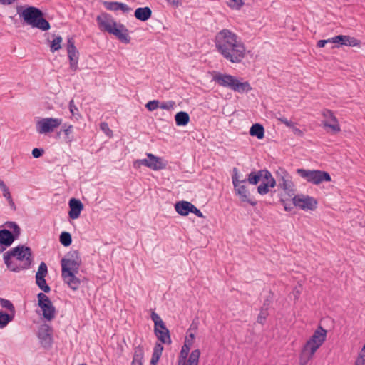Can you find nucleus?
<instances>
[{"label": "nucleus", "instance_id": "obj_39", "mask_svg": "<svg viewBox=\"0 0 365 365\" xmlns=\"http://www.w3.org/2000/svg\"><path fill=\"white\" fill-rule=\"evenodd\" d=\"M269 315L268 310L261 307L260 312L257 316V322L259 324H264L266 322L267 317Z\"/></svg>", "mask_w": 365, "mask_h": 365}, {"label": "nucleus", "instance_id": "obj_31", "mask_svg": "<svg viewBox=\"0 0 365 365\" xmlns=\"http://www.w3.org/2000/svg\"><path fill=\"white\" fill-rule=\"evenodd\" d=\"M200 351L197 349L193 350L188 356L187 365H198Z\"/></svg>", "mask_w": 365, "mask_h": 365}, {"label": "nucleus", "instance_id": "obj_15", "mask_svg": "<svg viewBox=\"0 0 365 365\" xmlns=\"http://www.w3.org/2000/svg\"><path fill=\"white\" fill-rule=\"evenodd\" d=\"M67 52L70 61V67L73 71H76L78 68L79 53L74 45L73 38H69L67 41Z\"/></svg>", "mask_w": 365, "mask_h": 365}, {"label": "nucleus", "instance_id": "obj_11", "mask_svg": "<svg viewBox=\"0 0 365 365\" xmlns=\"http://www.w3.org/2000/svg\"><path fill=\"white\" fill-rule=\"evenodd\" d=\"M282 174L277 172V185L282 189L284 192L289 196L292 197L294 195L295 189L294 185L292 181V177L289 174L284 170H281Z\"/></svg>", "mask_w": 365, "mask_h": 365}, {"label": "nucleus", "instance_id": "obj_14", "mask_svg": "<svg viewBox=\"0 0 365 365\" xmlns=\"http://www.w3.org/2000/svg\"><path fill=\"white\" fill-rule=\"evenodd\" d=\"M108 33L115 36L119 41L124 43H129L130 37L128 29L122 24H117L113 28H109Z\"/></svg>", "mask_w": 365, "mask_h": 365}, {"label": "nucleus", "instance_id": "obj_3", "mask_svg": "<svg viewBox=\"0 0 365 365\" xmlns=\"http://www.w3.org/2000/svg\"><path fill=\"white\" fill-rule=\"evenodd\" d=\"M327 331L321 325L314 331L313 335L303 346L299 354V364L307 365L312 359L317 350L326 340Z\"/></svg>", "mask_w": 365, "mask_h": 365}, {"label": "nucleus", "instance_id": "obj_45", "mask_svg": "<svg viewBox=\"0 0 365 365\" xmlns=\"http://www.w3.org/2000/svg\"><path fill=\"white\" fill-rule=\"evenodd\" d=\"M101 130L108 137H112L113 131L109 128L108 125L106 122H102L100 124Z\"/></svg>", "mask_w": 365, "mask_h": 365}, {"label": "nucleus", "instance_id": "obj_34", "mask_svg": "<svg viewBox=\"0 0 365 365\" xmlns=\"http://www.w3.org/2000/svg\"><path fill=\"white\" fill-rule=\"evenodd\" d=\"M36 282L39 288L44 292L48 293L50 292L51 289L50 287L46 284L45 277H36Z\"/></svg>", "mask_w": 365, "mask_h": 365}, {"label": "nucleus", "instance_id": "obj_20", "mask_svg": "<svg viewBox=\"0 0 365 365\" xmlns=\"http://www.w3.org/2000/svg\"><path fill=\"white\" fill-rule=\"evenodd\" d=\"M97 21L101 29L107 32L109 28H113V26H117L116 21L108 14L98 16L97 17Z\"/></svg>", "mask_w": 365, "mask_h": 365}, {"label": "nucleus", "instance_id": "obj_55", "mask_svg": "<svg viewBox=\"0 0 365 365\" xmlns=\"http://www.w3.org/2000/svg\"><path fill=\"white\" fill-rule=\"evenodd\" d=\"M69 108L72 115H75V110H78L77 108L74 105L73 100H71L69 103Z\"/></svg>", "mask_w": 365, "mask_h": 365}, {"label": "nucleus", "instance_id": "obj_57", "mask_svg": "<svg viewBox=\"0 0 365 365\" xmlns=\"http://www.w3.org/2000/svg\"><path fill=\"white\" fill-rule=\"evenodd\" d=\"M265 182L267 183L269 187H274L276 185V180L273 178H271Z\"/></svg>", "mask_w": 365, "mask_h": 365}, {"label": "nucleus", "instance_id": "obj_52", "mask_svg": "<svg viewBox=\"0 0 365 365\" xmlns=\"http://www.w3.org/2000/svg\"><path fill=\"white\" fill-rule=\"evenodd\" d=\"M44 153V150L43 149L39 148H34L32 150V155L35 158H38L41 157Z\"/></svg>", "mask_w": 365, "mask_h": 365}, {"label": "nucleus", "instance_id": "obj_56", "mask_svg": "<svg viewBox=\"0 0 365 365\" xmlns=\"http://www.w3.org/2000/svg\"><path fill=\"white\" fill-rule=\"evenodd\" d=\"M120 10L123 13H128L132 10V9L130 7H129L127 4L122 3Z\"/></svg>", "mask_w": 365, "mask_h": 365}, {"label": "nucleus", "instance_id": "obj_30", "mask_svg": "<svg viewBox=\"0 0 365 365\" xmlns=\"http://www.w3.org/2000/svg\"><path fill=\"white\" fill-rule=\"evenodd\" d=\"M261 178H262L261 170H259L258 172L253 171V172H251L248 175L247 181H248V182L252 185H257L259 182Z\"/></svg>", "mask_w": 365, "mask_h": 365}, {"label": "nucleus", "instance_id": "obj_4", "mask_svg": "<svg viewBox=\"0 0 365 365\" xmlns=\"http://www.w3.org/2000/svg\"><path fill=\"white\" fill-rule=\"evenodd\" d=\"M212 81L220 86L229 88L239 93H247L252 89L248 81L241 82L235 76L227 73L215 72Z\"/></svg>", "mask_w": 365, "mask_h": 365}, {"label": "nucleus", "instance_id": "obj_6", "mask_svg": "<svg viewBox=\"0 0 365 365\" xmlns=\"http://www.w3.org/2000/svg\"><path fill=\"white\" fill-rule=\"evenodd\" d=\"M22 16L28 24L41 31H48L51 28L49 22L43 18L42 11L38 8L29 6L25 9Z\"/></svg>", "mask_w": 365, "mask_h": 365}, {"label": "nucleus", "instance_id": "obj_9", "mask_svg": "<svg viewBox=\"0 0 365 365\" xmlns=\"http://www.w3.org/2000/svg\"><path fill=\"white\" fill-rule=\"evenodd\" d=\"M38 305L43 312V317L51 321L55 317L56 309L48 296L40 292L38 294Z\"/></svg>", "mask_w": 365, "mask_h": 365}, {"label": "nucleus", "instance_id": "obj_19", "mask_svg": "<svg viewBox=\"0 0 365 365\" xmlns=\"http://www.w3.org/2000/svg\"><path fill=\"white\" fill-rule=\"evenodd\" d=\"M69 217L71 219H76L79 217L81 211L83 208V205L81 200L76 198H71L69 201Z\"/></svg>", "mask_w": 365, "mask_h": 365}, {"label": "nucleus", "instance_id": "obj_40", "mask_svg": "<svg viewBox=\"0 0 365 365\" xmlns=\"http://www.w3.org/2000/svg\"><path fill=\"white\" fill-rule=\"evenodd\" d=\"M5 225L8 228L12 229L13 235H14V236H16V237H18V236L20 235V232H21V230H20L19 227L14 222H6Z\"/></svg>", "mask_w": 365, "mask_h": 365}, {"label": "nucleus", "instance_id": "obj_29", "mask_svg": "<svg viewBox=\"0 0 365 365\" xmlns=\"http://www.w3.org/2000/svg\"><path fill=\"white\" fill-rule=\"evenodd\" d=\"M53 39L50 42V48L52 53H54L61 48L62 38L61 36H53Z\"/></svg>", "mask_w": 365, "mask_h": 365}, {"label": "nucleus", "instance_id": "obj_24", "mask_svg": "<svg viewBox=\"0 0 365 365\" xmlns=\"http://www.w3.org/2000/svg\"><path fill=\"white\" fill-rule=\"evenodd\" d=\"M191 205L192 203L187 201H179L176 202L175 208L179 215L187 216L190 212Z\"/></svg>", "mask_w": 365, "mask_h": 365}, {"label": "nucleus", "instance_id": "obj_17", "mask_svg": "<svg viewBox=\"0 0 365 365\" xmlns=\"http://www.w3.org/2000/svg\"><path fill=\"white\" fill-rule=\"evenodd\" d=\"M51 328L47 324H43L39 327L38 336L43 346L49 347L51 345Z\"/></svg>", "mask_w": 365, "mask_h": 365}, {"label": "nucleus", "instance_id": "obj_60", "mask_svg": "<svg viewBox=\"0 0 365 365\" xmlns=\"http://www.w3.org/2000/svg\"><path fill=\"white\" fill-rule=\"evenodd\" d=\"M168 4L175 6L176 7L180 6V1L179 0H165Z\"/></svg>", "mask_w": 365, "mask_h": 365}, {"label": "nucleus", "instance_id": "obj_21", "mask_svg": "<svg viewBox=\"0 0 365 365\" xmlns=\"http://www.w3.org/2000/svg\"><path fill=\"white\" fill-rule=\"evenodd\" d=\"M154 333H155L157 339L162 344L169 345L172 343L170 331L166 327L165 324H164V329L154 328Z\"/></svg>", "mask_w": 365, "mask_h": 365}, {"label": "nucleus", "instance_id": "obj_28", "mask_svg": "<svg viewBox=\"0 0 365 365\" xmlns=\"http://www.w3.org/2000/svg\"><path fill=\"white\" fill-rule=\"evenodd\" d=\"M0 188L2 190L3 195L8 200L10 207L13 210H16V205H15V204H14V201L12 200V197H11V195L10 194L9 190L8 187L5 185L4 181H2L1 180H0Z\"/></svg>", "mask_w": 365, "mask_h": 365}, {"label": "nucleus", "instance_id": "obj_61", "mask_svg": "<svg viewBox=\"0 0 365 365\" xmlns=\"http://www.w3.org/2000/svg\"><path fill=\"white\" fill-rule=\"evenodd\" d=\"M16 0H0V3L2 4H13Z\"/></svg>", "mask_w": 365, "mask_h": 365}, {"label": "nucleus", "instance_id": "obj_7", "mask_svg": "<svg viewBox=\"0 0 365 365\" xmlns=\"http://www.w3.org/2000/svg\"><path fill=\"white\" fill-rule=\"evenodd\" d=\"M232 180L235 194L239 197L240 201L242 202H247L252 206H255L257 205V201L252 198L251 193L246 185L247 180L239 179L238 170L237 168H233Z\"/></svg>", "mask_w": 365, "mask_h": 365}, {"label": "nucleus", "instance_id": "obj_36", "mask_svg": "<svg viewBox=\"0 0 365 365\" xmlns=\"http://www.w3.org/2000/svg\"><path fill=\"white\" fill-rule=\"evenodd\" d=\"M122 3L118 1H105V7L110 11H118L120 10Z\"/></svg>", "mask_w": 365, "mask_h": 365}, {"label": "nucleus", "instance_id": "obj_59", "mask_svg": "<svg viewBox=\"0 0 365 365\" xmlns=\"http://www.w3.org/2000/svg\"><path fill=\"white\" fill-rule=\"evenodd\" d=\"M159 359H160L159 356H156V355L153 354L152 359L150 361V365H155V364L158 361Z\"/></svg>", "mask_w": 365, "mask_h": 365}, {"label": "nucleus", "instance_id": "obj_27", "mask_svg": "<svg viewBox=\"0 0 365 365\" xmlns=\"http://www.w3.org/2000/svg\"><path fill=\"white\" fill-rule=\"evenodd\" d=\"M190 349L191 348L187 346V344H183L180 352L178 365L188 364V359L187 360V358L188 356Z\"/></svg>", "mask_w": 365, "mask_h": 365}, {"label": "nucleus", "instance_id": "obj_23", "mask_svg": "<svg viewBox=\"0 0 365 365\" xmlns=\"http://www.w3.org/2000/svg\"><path fill=\"white\" fill-rule=\"evenodd\" d=\"M16 236L6 229L0 230V244L10 246L16 239Z\"/></svg>", "mask_w": 365, "mask_h": 365}, {"label": "nucleus", "instance_id": "obj_18", "mask_svg": "<svg viewBox=\"0 0 365 365\" xmlns=\"http://www.w3.org/2000/svg\"><path fill=\"white\" fill-rule=\"evenodd\" d=\"M332 43L349 46H357L360 44V41L350 36L338 35L332 38Z\"/></svg>", "mask_w": 365, "mask_h": 365}, {"label": "nucleus", "instance_id": "obj_41", "mask_svg": "<svg viewBox=\"0 0 365 365\" xmlns=\"http://www.w3.org/2000/svg\"><path fill=\"white\" fill-rule=\"evenodd\" d=\"M244 4V2L242 0H228L227 1V5L235 9H240L242 5Z\"/></svg>", "mask_w": 365, "mask_h": 365}, {"label": "nucleus", "instance_id": "obj_22", "mask_svg": "<svg viewBox=\"0 0 365 365\" xmlns=\"http://www.w3.org/2000/svg\"><path fill=\"white\" fill-rule=\"evenodd\" d=\"M134 16L138 20L145 21L151 17L152 10L148 6L140 7L135 9Z\"/></svg>", "mask_w": 365, "mask_h": 365}, {"label": "nucleus", "instance_id": "obj_53", "mask_svg": "<svg viewBox=\"0 0 365 365\" xmlns=\"http://www.w3.org/2000/svg\"><path fill=\"white\" fill-rule=\"evenodd\" d=\"M272 297H268L264 302L263 305L262 307V309H265L266 310L269 309L270 304H272Z\"/></svg>", "mask_w": 365, "mask_h": 365}, {"label": "nucleus", "instance_id": "obj_54", "mask_svg": "<svg viewBox=\"0 0 365 365\" xmlns=\"http://www.w3.org/2000/svg\"><path fill=\"white\" fill-rule=\"evenodd\" d=\"M328 43H332V38L327 39V40H319L317 42V46L319 48H322Z\"/></svg>", "mask_w": 365, "mask_h": 365}, {"label": "nucleus", "instance_id": "obj_12", "mask_svg": "<svg viewBox=\"0 0 365 365\" xmlns=\"http://www.w3.org/2000/svg\"><path fill=\"white\" fill-rule=\"evenodd\" d=\"M293 204L303 210H314L317 207V200L313 197L304 195H294Z\"/></svg>", "mask_w": 365, "mask_h": 365}, {"label": "nucleus", "instance_id": "obj_47", "mask_svg": "<svg viewBox=\"0 0 365 365\" xmlns=\"http://www.w3.org/2000/svg\"><path fill=\"white\" fill-rule=\"evenodd\" d=\"M175 102L173 101H167V102H163L160 103L159 108L165 110H171L174 108Z\"/></svg>", "mask_w": 365, "mask_h": 365}, {"label": "nucleus", "instance_id": "obj_62", "mask_svg": "<svg viewBox=\"0 0 365 365\" xmlns=\"http://www.w3.org/2000/svg\"><path fill=\"white\" fill-rule=\"evenodd\" d=\"M72 126L69 125L67 128L63 130L66 135H68L71 132Z\"/></svg>", "mask_w": 365, "mask_h": 365}, {"label": "nucleus", "instance_id": "obj_37", "mask_svg": "<svg viewBox=\"0 0 365 365\" xmlns=\"http://www.w3.org/2000/svg\"><path fill=\"white\" fill-rule=\"evenodd\" d=\"M279 120L282 123L286 125L287 127L293 128L294 134L298 135H302V131L300 129L297 128H294V123H293L292 121L288 120L286 118H279Z\"/></svg>", "mask_w": 365, "mask_h": 365}, {"label": "nucleus", "instance_id": "obj_25", "mask_svg": "<svg viewBox=\"0 0 365 365\" xmlns=\"http://www.w3.org/2000/svg\"><path fill=\"white\" fill-rule=\"evenodd\" d=\"M250 135L261 140L264 137V128L259 123L253 124L250 129Z\"/></svg>", "mask_w": 365, "mask_h": 365}, {"label": "nucleus", "instance_id": "obj_42", "mask_svg": "<svg viewBox=\"0 0 365 365\" xmlns=\"http://www.w3.org/2000/svg\"><path fill=\"white\" fill-rule=\"evenodd\" d=\"M160 106V102L158 100L150 101L145 104V108L149 111H153L158 108Z\"/></svg>", "mask_w": 365, "mask_h": 365}, {"label": "nucleus", "instance_id": "obj_38", "mask_svg": "<svg viewBox=\"0 0 365 365\" xmlns=\"http://www.w3.org/2000/svg\"><path fill=\"white\" fill-rule=\"evenodd\" d=\"M13 319V316H11L3 312H0V327H5L9 322Z\"/></svg>", "mask_w": 365, "mask_h": 365}, {"label": "nucleus", "instance_id": "obj_2", "mask_svg": "<svg viewBox=\"0 0 365 365\" xmlns=\"http://www.w3.org/2000/svg\"><path fill=\"white\" fill-rule=\"evenodd\" d=\"M7 267L13 272L27 269L32 262L30 247L24 245L17 246L4 255Z\"/></svg>", "mask_w": 365, "mask_h": 365}, {"label": "nucleus", "instance_id": "obj_8", "mask_svg": "<svg viewBox=\"0 0 365 365\" xmlns=\"http://www.w3.org/2000/svg\"><path fill=\"white\" fill-rule=\"evenodd\" d=\"M297 173L307 182L314 185H319L322 182H330L331 180L329 173L319 170H305L299 168Z\"/></svg>", "mask_w": 365, "mask_h": 365}, {"label": "nucleus", "instance_id": "obj_46", "mask_svg": "<svg viewBox=\"0 0 365 365\" xmlns=\"http://www.w3.org/2000/svg\"><path fill=\"white\" fill-rule=\"evenodd\" d=\"M257 192L260 195H266L269 192L267 183L263 181L257 187Z\"/></svg>", "mask_w": 365, "mask_h": 365}, {"label": "nucleus", "instance_id": "obj_5", "mask_svg": "<svg viewBox=\"0 0 365 365\" xmlns=\"http://www.w3.org/2000/svg\"><path fill=\"white\" fill-rule=\"evenodd\" d=\"M62 267V277L64 282L73 290H76L80 284V280L75 276L79 269L80 261L78 257L63 258L61 261Z\"/></svg>", "mask_w": 365, "mask_h": 365}, {"label": "nucleus", "instance_id": "obj_51", "mask_svg": "<svg viewBox=\"0 0 365 365\" xmlns=\"http://www.w3.org/2000/svg\"><path fill=\"white\" fill-rule=\"evenodd\" d=\"M262 172V178L263 179V181L267 182L268 180H269L271 178H272V174L269 171L267 170H261Z\"/></svg>", "mask_w": 365, "mask_h": 365}, {"label": "nucleus", "instance_id": "obj_33", "mask_svg": "<svg viewBox=\"0 0 365 365\" xmlns=\"http://www.w3.org/2000/svg\"><path fill=\"white\" fill-rule=\"evenodd\" d=\"M150 317L154 322V328L164 329L165 323L157 313L152 312Z\"/></svg>", "mask_w": 365, "mask_h": 365}, {"label": "nucleus", "instance_id": "obj_26", "mask_svg": "<svg viewBox=\"0 0 365 365\" xmlns=\"http://www.w3.org/2000/svg\"><path fill=\"white\" fill-rule=\"evenodd\" d=\"M175 120L178 126H185L188 124L190 121V116L187 113L180 111L176 113Z\"/></svg>", "mask_w": 365, "mask_h": 365}, {"label": "nucleus", "instance_id": "obj_49", "mask_svg": "<svg viewBox=\"0 0 365 365\" xmlns=\"http://www.w3.org/2000/svg\"><path fill=\"white\" fill-rule=\"evenodd\" d=\"M163 350V346L160 344H156L153 349V354L159 356L160 357L162 354V351Z\"/></svg>", "mask_w": 365, "mask_h": 365}, {"label": "nucleus", "instance_id": "obj_16", "mask_svg": "<svg viewBox=\"0 0 365 365\" xmlns=\"http://www.w3.org/2000/svg\"><path fill=\"white\" fill-rule=\"evenodd\" d=\"M322 114L324 118V120L322 122L324 127L330 128L334 133L340 131L338 120L331 110L325 109L322 111Z\"/></svg>", "mask_w": 365, "mask_h": 365}, {"label": "nucleus", "instance_id": "obj_58", "mask_svg": "<svg viewBox=\"0 0 365 365\" xmlns=\"http://www.w3.org/2000/svg\"><path fill=\"white\" fill-rule=\"evenodd\" d=\"M365 364V359L361 358V356L359 355L358 359L355 361V365H364Z\"/></svg>", "mask_w": 365, "mask_h": 365}, {"label": "nucleus", "instance_id": "obj_48", "mask_svg": "<svg viewBox=\"0 0 365 365\" xmlns=\"http://www.w3.org/2000/svg\"><path fill=\"white\" fill-rule=\"evenodd\" d=\"M195 339V334L193 333H190L185 337L184 344H187L189 347L191 348L193 344V340Z\"/></svg>", "mask_w": 365, "mask_h": 365}, {"label": "nucleus", "instance_id": "obj_1", "mask_svg": "<svg viewBox=\"0 0 365 365\" xmlns=\"http://www.w3.org/2000/svg\"><path fill=\"white\" fill-rule=\"evenodd\" d=\"M214 42L217 52L230 63H239L246 56L245 44L229 29H224L217 33Z\"/></svg>", "mask_w": 365, "mask_h": 365}, {"label": "nucleus", "instance_id": "obj_13", "mask_svg": "<svg viewBox=\"0 0 365 365\" xmlns=\"http://www.w3.org/2000/svg\"><path fill=\"white\" fill-rule=\"evenodd\" d=\"M62 120L58 118H43L37 123V130L39 133H47L54 130L61 125Z\"/></svg>", "mask_w": 365, "mask_h": 365}, {"label": "nucleus", "instance_id": "obj_63", "mask_svg": "<svg viewBox=\"0 0 365 365\" xmlns=\"http://www.w3.org/2000/svg\"><path fill=\"white\" fill-rule=\"evenodd\" d=\"M131 365H143V363L142 362H135V361H132V363H131Z\"/></svg>", "mask_w": 365, "mask_h": 365}, {"label": "nucleus", "instance_id": "obj_43", "mask_svg": "<svg viewBox=\"0 0 365 365\" xmlns=\"http://www.w3.org/2000/svg\"><path fill=\"white\" fill-rule=\"evenodd\" d=\"M48 272L47 267L44 262H41L40 264L38 272H36V277H46Z\"/></svg>", "mask_w": 365, "mask_h": 365}, {"label": "nucleus", "instance_id": "obj_32", "mask_svg": "<svg viewBox=\"0 0 365 365\" xmlns=\"http://www.w3.org/2000/svg\"><path fill=\"white\" fill-rule=\"evenodd\" d=\"M144 356V349L141 345L135 347L133 360L135 362H142Z\"/></svg>", "mask_w": 365, "mask_h": 365}, {"label": "nucleus", "instance_id": "obj_64", "mask_svg": "<svg viewBox=\"0 0 365 365\" xmlns=\"http://www.w3.org/2000/svg\"><path fill=\"white\" fill-rule=\"evenodd\" d=\"M197 329V325L195 324L194 323H192L190 326V329Z\"/></svg>", "mask_w": 365, "mask_h": 365}, {"label": "nucleus", "instance_id": "obj_35", "mask_svg": "<svg viewBox=\"0 0 365 365\" xmlns=\"http://www.w3.org/2000/svg\"><path fill=\"white\" fill-rule=\"evenodd\" d=\"M60 242L65 247L69 246L72 242L71 234L67 232H63L60 235Z\"/></svg>", "mask_w": 365, "mask_h": 365}, {"label": "nucleus", "instance_id": "obj_44", "mask_svg": "<svg viewBox=\"0 0 365 365\" xmlns=\"http://www.w3.org/2000/svg\"><path fill=\"white\" fill-rule=\"evenodd\" d=\"M0 304L3 308L14 312V307L10 301L0 298Z\"/></svg>", "mask_w": 365, "mask_h": 365}, {"label": "nucleus", "instance_id": "obj_10", "mask_svg": "<svg viewBox=\"0 0 365 365\" xmlns=\"http://www.w3.org/2000/svg\"><path fill=\"white\" fill-rule=\"evenodd\" d=\"M148 159L137 160L134 162L135 167L145 165L153 170H162L166 168V163L162 158L154 155L152 153L147 154Z\"/></svg>", "mask_w": 365, "mask_h": 365}, {"label": "nucleus", "instance_id": "obj_50", "mask_svg": "<svg viewBox=\"0 0 365 365\" xmlns=\"http://www.w3.org/2000/svg\"><path fill=\"white\" fill-rule=\"evenodd\" d=\"M190 212L194 213L195 215H197L199 217H202V218L205 217L202 212L192 204L191 205Z\"/></svg>", "mask_w": 365, "mask_h": 365}]
</instances>
